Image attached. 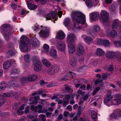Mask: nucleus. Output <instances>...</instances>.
Instances as JSON below:
<instances>
[{
	"instance_id": "nucleus-1",
	"label": "nucleus",
	"mask_w": 121,
	"mask_h": 121,
	"mask_svg": "<svg viewBox=\"0 0 121 121\" xmlns=\"http://www.w3.org/2000/svg\"><path fill=\"white\" fill-rule=\"evenodd\" d=\"M71 16L73 23L72 30L77 31L87 26L85 16L81 12L75 11L72 12Z\"/></svg>"
},
{
	"instance_id": "nucleus-2",
	"label": "nucleus",
	"mask_w": 121,
	"mask_h": 121,
	"mask_svg": "<svg viewBox=\"0 0 121 121\" xmlns=\"http://www.w3.org/2000/svg\"><path fill=\"white\" fill-rule=\"evenodd\" d=\"M29 42V39L26 36L22 35L20 38L19 47L20 50L23 52H26L28 50L27 45Z\"/></svg>"
},
{
	"instance_id": "nucleus-3",
	"label": "nucleus",
	"mask_w": 121,
	"mask_h": 121,
	"mask_svg": "<svg viewBox=\"0 0 121 121\" xmlns=\"http://www.w3.org/2000/svg\"><path fill=\"white\" fill-rule=\"evenodd\" d=\"M31 108L35 111H38L39 113H45L47 111V109L44 107L43 105L38 104L37 106H32Z\"/></svg>"
},
{
	"instance_id": "nucleus-4",
	"label": "nucleus",
	"mask_w": 121,
	"mask_h": 121,
	"mask_svg": "<svg viewBox=\"0 0 121 121\" xmlns=\"http://www.w3.org/2000/svg\"><path fill=\"white\" fill-rule=\"evenodd\" d=\"M102 19V23L104 25L109 24V21L108 20L107 12L105 11H101L100 13Z\"/></svg>"
},
{
	"instance_id": "nucleus-5",
	"label": "nucleus",
	"mask_w": 121,
	"mask_h": 121,
	"mask_svg": "<svg viewBox=\"0 0 121 121\" xmlns=\"http://www.w3.org/2000/svg\"><path fill=\"white\" fill-rule=\"evenodd\" d=\"M50 28L47 27H43L40 32L39 33L40 36L42 37L45 38L48 37L49 35V33Z\"/></svg>"
},
{
	"instance_id": "nucleus-6",
	"label": "nucleus",
	"mask_w": 121,
	"mask_h": 121,
	"mask_svg": "<svg viewBox=\"0 0 121 121\" xmlns=\"http://www.w3.org/2000/svg\"><path fill=\"white\" fill-rule=\"evenodd\" d=\"M121 55V52L119 51L114 52L113 51H108L107 52L106 55L107 58L111 59L117 55L120 59V56Z\"/></svg>"
},
{
	"instance_id": "nucleus-7",
	"label": "nucleus",
	"mask_w": 121,
	"mask_h": 121,
	"mask_svg": "<svg viewBox=\"0 0 121 121\" xmlns=\"http://www.w3.org/2000/svg\"><path fill=\"white\" fill-rule=\"evenodd\" d=\"M0 28L3 31L2 33L4 35L5 39L7 41L9 39V32L8 30V28L6 27V25L3 24L1 26Z\"/></svg>"
},
{
	"instance_id": "nucleus-8",
	"label": "nucleus",
	"mask_w": 121,
	"mask_h": 121,
	"mask_svg": "<svg viewBox=\"0 0 121 121\" xmlns=\"http://www.w3.org/2000/svg\"><path fill=\"white\" fill-rule=\"evenodd\" d=\"M59 69V67L56 65H52L50 68L48 70V74L52 75L55 73L57 72Z\"/></svg>"
},
{
	"instance_id": "nucleus-9",
	"label": "nucleus",
	"mask_w": 121,
	"mask_h": 121,
	"mask_svg": "<svg viewBox=\"0 0 121 121\" xmlns=\"http://www.w3.org/2000/svg\"><path fill=\"white\" fill-rule=\"evenodd\" d=\"M76 37L74 34L70 33L67 37V43H72L76 39Z\"/></svg>"
},
{
	"instance_id": "nucleus-10",
	"label": "nucleus",
	"mask_w": 121,
	"mask_h": 121,
	"mask_svg": "<svg viewBox=\"0 0 121 121\" xmlns=\"http://www.w3.org/2000/svg\"><path fill=\"white\" fill-rule=\"evenodd\" d=\"M100 30V27L98 25L93 26L92 28L90 34L93 37L96 36L97 35V32Z\"/></svg>"
},
{
	"instance_id": "nucleus-11",
	"label": "nucleus",
	"mask_w": 121,
	"mask_h": 121,
	"mask_svg": "<svg viewBox=\"0 0 121 121\" xmlns=\"http://www.w3.org/2000/svg\"><path fill=\"white\" fill-rule=\"evenodd\" d=\"M68 52L70 54L73 53L75 52L76 48L74 44L72 43H68Z\"/></svg>"
},
{
	"instance_id": "nucleus-12",
	"label": "nucleus",
	"mask_w": 121,
	"mask_h": 121,
	"mask_svg": "<svg viewBox=\"0 0 121 121\" xmlns=\"http://www.w3.org/2000/svg\"><path fill=\"white\" fill-rule=\"evenodd\" d=\"M34 69L37 71H40L42 69V67L40 62L39 60H37L34 61Z\"/></svg>"
},
{
	"instance_id": "nucleus-13",
	"label": "nucleus",
	"mask_w": 121,
	"mask_h": 121,
	"mask_svg": "<svg viewBox=\"0 0 121 121\" xmlns=\"http://www.w3.org/2000/svg\"><path fill=\"white\" fill-rule=\"evenodd\" d=\"M57 12L54 11L48 14L45 17L47 20L50 19L54 18L55 16H56V17H57Z\"/></svg>"
},
{
	"instance_id": "nucleus-14",
	"label": "nucleus",
	"mask_w": 121,
	"mask_h": 121,
	"mask_svg": "<svg viewBox=\"0 0 121 121\" xmlns=\"http://www.w3.org/2000/svg\"><path fill=\"white\" fill-rule=\"evenodd\" d=\"M99 15V14L97 12H92L90 13V16L91 21H93L96 20Z\"/></svg>"
},
{
	"instance_id": "nucleus-15",
	"label": "nucleus",
	"mask_w": 121,
	"mask_h": 121,
	"mask_svg": "<svg viewBox=\"0 0 121 121\" xmlns=\"http://www.w3.org/2000/svg\"><path fill=\"white\" fill-rule=\"evenodd\" d=\"M121 24L120 28H121V22L118 19H116L114 20L112 23V29L117 28L119 25Z\"/></svg>"
},
{
	"instance_id": "nucleus-16",
	"label": "nucleus",
	"mask_w": 121,
	"mask_h": 121,
	"mask_svg": "<svg viewBox=\"0 0 121 121\" xmlns=\"http://www.w3.org/2000/svg\"><path fill=\"white\" fill-rule=\"evenodd\" d=\"M113 96L111 95V93L107 94L106 95L105 98L104 100V103L106 104L110 101L112 99Z\"/></svg>"
},
{
	"instance_id": "nucleus-17",
	"label": "nucleus",
	"mask_w": 121,
	"mask_h": 121,
	"mask_svg": "<svg viewBox=\"0 0 121 121\" xmlns=\"http://www.w3.org/2000/svg\"><path fill=\"white\" fill-rule=\"evenodd\" d=\"M118 117H121V110L118 111L116 113H112L110 115V118L111 119L114 118L116 119Z\"/></svg>"
},
{
	"instance_id": "nucleus-18",
	"label": "nucleus",
	"mask_w": 121,
	"mask_h": 121,
	"mask_svg": "<svg viewBox=\"0 0 121 121\" xmlns=\"http://www.w3.org/2000/svg\"><path fill=\"white\" fill-rule=\"evenodd\" d=\"M39 98V96H37L33 97H32L29 99V101L30 102L29 103L30 104H36L37 101V100Z\"/></svg>"
},
{
	"instance_id": "nucleus-19",
	"label": "nucleus",
	"mask_w": 121,
	"mask_h": 121,
	"mask_svg": "<svg viewBox=\"0 0 121 121\" xmlns=\"http://www.w3.org/2000/svg\"><path fill=\"white\" fill-rule=\"evenodd\" d=\"M30 42L33 46H38L39 45V42L37 39L33 38L30 40Z\"/></svg>"
},
{
	"instance_id": "nucleus-20",
	"label": "nucleus",
	"mask_w": 121,
	"mask_h": 121,
	"mask_svg": "<svg viewBox=\"0 0 121 121\" xmlns=\"http://www.w3.org/2000/svg\"><path fill=\"white\" fill-rule=\"evenodd\" d=\"M85 51V49L83 47L82 45L79 46L77 49V54L79 56L83 55Z\"/></svg>"
},
{
	"instance_id": "nucleus-21",
	"label": "nucleus",
	"mask_w": 121,
	"mask_h": 121,
	"mask_svg": "<svg viewBox=\"0 0 121 121\" xmlns=\"http://www.w3.org/2000/svg\"><path fill=\"white\" fill-rule=\"evenodd\" d=\"M37 76L35 74L30 75L27 77L28 81L30 82H33L37 79Z\"/></svg>"
},
{
	"instance_id": "nucleus-22",
	"label": "nucleus",
	"mask_w": 121,
	"mask_h": 121,
	"mask_svg": "<svg viewBox=\"0 0 121 121\" xmlns=\"http://www.w3.org/2000/svg\"><path fill=\"white\" fill-rule=\"evenodd\" d=\"M56 37L58 39H61L65 38V36L64 32L62 31H60L58 32Z\"/></svg>"
},
{
	"instance_id": "nucleus-23",
	"label": "nucleus",
	"mask_w": 121,
	"mask_h": 121,
	"mask_svg": "<svg viewBox=\"0 0 121 121\" xmlns=\"http://www.w3.org/2000/svg\"><path fill=\"white\" fill-rule=\"evenodd\" d=\"M50 56L53 58L56 59L57 58V51L54 49L51 50L50 52Z\"/></svg>"
},
{
	"instance_id": "nucleus-24",
	"label": "nucleus",
	"mask_w": 121,
	"mask_h": 121,
	"mask_svg": "<svg viewBox=\"0 0 121 121\" xmlns=\"http://www.w3.org/2000/svg\"><path fill=\"white\" fill-rule=\"evenodd\" d=\"M57 47L60 51H63L65 47V44L64 42L59 43L57 45Z\"/></svg>"
},
{
	"instance_id": "nucleus-25",
	"label": "nucleus",
	"mask_w": 121,
	"mask_h": 121,
	"mask_svg": "<svg viewBox=\"0 0 121 121\" xmlns=\"http://www.w3.org/2000/svg\"><path fill=\"white\" fill-rule=\"evenodd\" d=\"M84 39L86 42L88 44H90L92 43L93 39L89 36H86Z\"/></svg>"
},
{
	"instance_id": "nucleus-26",
	"label": "nucleus",
	"mask_w": 121,
	"mask_h": 121,
	"mask_svg": "<svg viewBox=\"0 0 121 121\" xmlns=\"http://www.w3.org/2000/svg\"><path fill=\"white\" fill-rule=\"evenodd\" d=\"M70 63L73 67L75 66L77 64L76 60L75 58L74 57L70 58Z\"/></svg>"
},
{
	"instance_id": "nucleus-27",
	"label": "nucleus",
	"mask_w": 121,
	"mask_h": 121,
	"mask_svg": "<svg viewBox=\"0 0 121 121\" xmlns=\"http://www.w3.org/2000/svg\"><path fill=\"white\" fill-rule=\"evenodd\" d=\"M11 64L12 63L11 61H6L3 65L4 68L5 69H8L11 66Z\"/></svg>"
},
{
	"instance_id": "nucleus-28",
	"label": "nucleus",
	"mask_w": 121,
	"mask_h": 121,
	"mask_svg": "<svg viewBox=\"0 0 121 121\" xmlns=\"http://www.w3.org/2000/svg\"><path fill=\"white\" fill-rule=\"evenodd\" d=\"M104 52L101 48H98L97 49L96 54L98 56H101L104 54Z\"/></svg>"
},
{
	"instance_id": "nucleus-29",
	"label": "nucleus",
	"mask_w": 121,
	"mask_h": 121,
	"mask_svg": "<svg viewBox=\"0 0 121 121\" xmlns=\"http://www.w3.org/2000/svg\"><path fill=\"white\" fill-rule=\"evenodd\" d=\"M9 85L13 87H17L18 86V82L16 81L13 80L10 81L8 83Z\"/></svg>"
},
{
	"instance_id": "nucleus-30",
	"label": "nucleus",
	"mask_w": 121,
	"mask_h": 121,
	"mask_svg": "<svg viewBox=\"0 0 121 121\" xmlns=\"http://www.w3.org/2000/svg\"><path fill=\"white\" fill-rule=\"evenodd\" d=\"M27 4L28 7L30 9L34 10L36 9L37 6L32 4L30 3H27Z\"/></svg>"
},
{
	"instance_id": "nucleus-31",
	"label": "nucleus",
	"mask_w": 121,
	"mask_h": 121,
	"mask_svg": "<svg viewBox=\"0 0 121 121\" xmlns=\"http://www.w3.org/2000/svg\"><path fill=\"white\" fill-rule=\"evenodd\" d=\"M121 103V101L119 100H118L117 99H112L111 101V105H118Z\"/></svg>"
},
{
	"instance_id": "nucleus-32",
	"label": "nucleus",
	"mask_w": 121,
	"mask_h": 121,
	"mask_svg": "<svg viewBox=\"0 0 121 121\" xmlns=\"http://www.w3.org/2000/svg\"><path fill=\"white\" fill-rule=\"evenodd\" d=\"M42 61L43 64L46 66L49 67L51 65V63L50 61H48L45 59H43L42 60Z\"/></svg>"
},
{
	"instance_id": "nucleus-33",
	"label": "nucleus",
	"mask_w": 121,
	"mask_h": 121,
	"mask_svg": "<svg viewBox=\"0 0 121 121\" xmlns=\"http://www.w3.org/2000/svg\"><path fill=\"white\" fill-rule=\"evenodd\" d=\"M7 84L4 82H1L0 83V91L4 90L7 87Z\"/></svg>"
},
{
	"instance_id": "nucleus-34",
	"label": "nucleus",
	"mask_w": 121,
	"mask_h": 121,
	"mask_svg": "<svg viewBox=\"0 0 121 121\" xmlns=\"http://www.w3.org/2000/svg\"><path fill=\"white\" fill-rule=\"evenodd\" d=\"M39 120L40 121H46V117L45 115L43 114H40L39 116Z\"/></svg>"
},
{
	"instance_id": "nucleus-35",
	"label": "nucleus",
	"mask_w": 121,
	"mask_h": 121,
	"mask_svg": "<svg viewBox=\"0 0 121 121\" xmlns=\"http://www.w3.org/2000/svg\"><path fill=\"white\" fill-rule=\"evenodd\" d=\"M103 44L105 47H108L110 46V43L108 40L105 39L103 40Z\"/></svg>"
},
{
	"instance_id": "nucleus-36",
	"label": "nucleus",
	"mask_w": 121,
	"mask_h": 121,
	"mask_svg": "<svg viewBox=\"0 0 121 121\" xmlns=\"http://www.w3.org/2000/svg\"><path fill=\"white\" fill-rule=\"evenodd\" d=\"M70 19L68 18H65L64 21V24L66 26H67L70 23Z\"/></svg>"
},
{
	"instance_id": "nucleus-37",
	"label": "nucleus",
	"mask_w": 121,
	"mask_h": 121,
	"mask_svg": "<svg viewBox=\"0 0 121 121\" xmlns=\"http://www.w3.org/2000/svg\"><path fill=\"white\" fill-rule=\"evenodd\" d=\"M44 50L46 52H48L49 51V47L46 44H45L43 46Z\"/></svg>"
},
{
	"instance_id": "nucleus-38",
	"label": "nucleus",
	"mask_w": 121,
	"mask_h": 121,
	"mask_svg": "<svg viewBox=\"0 0 121 121\" xmlns=\"http://www.w3.org/2000/svg\"><path fill=\"white\" fill-rule=\"evenodd\" d=\"M75 75L74 73L72 72H69L67 73L66 74V76L67 77L70 78H72Z\"/></svg>"
},
{
	"instance_id": "nucleus-39",
	"label": "nucleus",
	"mask_w": 121,
	"mask_h": 121,
	"mask_svg": "<svg viewBox=\"0 0 121 121\" xmlns=\"http://www.w3.org/2000/svg\"><path fill=\"white\" fill-rule=\"evenodd\" d=\"M20 81L22 84L24 83L27 81H28L27 77L21 78L20 79Z\"/></svg>"
},
{
	"instance_id": "nucleus-40",
	"label": "nucleus",
	"mask_w": 121,
	"mask_h": 121,
	"mask_svg": "<svg viewBox=\"0 0 121 121\" xmlns=\"http://www.w3.org/2000/svg\"><path fill=\"white\" fill-rule=\"evenodd\" d=\"M91 116L92 119H96L97 117L96 113L94 111H93L91 112Z\"/></svg>"
},
{
	"instance_id": "nucleus-41",
	"label": "nucleus",
	"mask_w": 121,
	"mask_h": 121,
	"mask_svg": "<svg viewBox=\"0 0 121 121\" xmlns=\"http://www.w3.org/2000/svg\"><path fill=\"white\" fill-rule=\"evenodd\" d=\"M111 36L113 37L116 36L117 35V32L114 30H112L110 31Z\"/></svg>"
},
{
	"instance_id": "nucleus-42",
	"label": "nucleus",
	"mask_w": 121,
	"mask_h": 121,
	"mask_svg": "<svg viewBox=\"0 0 121 121\" xmlns=\"http://www.w3.org/2000/svg\"><path fill=\"white\" fill-rule=\"evenodd\" d=\"M32 27L34 31L36 30V31H38L40 28L39 25L36 24Z\"/></svg>"
},
{
	"instance_id": "nucleus-43",
	"label": "nucleus",
	"mask_w": 121,
	"mask_h": 121,
	"mask_svg": "<svg viewBox=\"0 0 121 121\" xmlns=\"http://www.w3.org/2000/svg\"><path fill=\"white\" fill-rule=\"evenodd\" d=\"M30 56L29 54H27L24 55V60L27 62L29 61Z\"/></svg>"
},
{
	"instance_id": "nucleus-44",
	"label": "nucleus",
	"mask_w": 121,
	"mask_h": 121,
	"mask_svg": "<svg viewBox=\"0 0 121 121\" xmlns=\"http://www.w3.org/2000/svg\"><path fill=\"white\" fill-rule=\"evenodd\" d=\"M12 93H4L1 95L2 97H10L12 95Z\"/></svg>"
},
{
	"instance_id": "nucleus-45",
	"label": "nucleus",
	"mask_w": 121,
	"mask_h": 121,
	"mask_svg": "<svg viewBox=\"0 0 121 121\" xmlns=\"http://www.w3.org/2000/svg\"><path fill=\"white\" fill-rule=\"evenodd\" d=\"M86 4L87 6L89 7H91L92 6V4L91 2L89 0H86Z\"/></svg>"
},
{
	"instance_id": "nucleus-46",
	"label": "nucleus",
	"mask_w": 121,
	"mask_h": 121,
	"mask_svg": "<svg viewBox=\"0 0 121 121\" xmlns=\"http://www.w3.org/2000/svg\"><path fill=\"white\" fill-rule=\"evenodd\" d=\"M11 71L12 73H19V71L18 69L17 68H13L12 69Z\"/></svg>"
},
{
	"instance_id": "nucleus-47",
	"label": "nucleus",
	"mask_w": 121,
	"mask_h": 121,
	"mask_svg": "<svg viewBox=\"0 0 121 121\" xmlns=\"http://www.w3.org/2000/svg\"><path fill=\"white\" fill-rule=\"evenodd\" d=\"M116 8L114 6H111V8L110 9V12L112 13H115V12Z\"/></svg>"
},
{
	"instance_id": "nucleus-48",
	"label": "nucleus",
	"mask_w": 121,
	"mask_h": 121,
	"mask_svg": "<svg viewBox=\"0 0 121 121\" xmlns=\"http://www.w3.org/2000/svg\"><path fill=\"white\" fill-rule=\"evenodd\" d=\"M114 43L115 46L117 47H120L121 46V43L120 41H115Z\"/></svg>"
},
{
	"instance_id": "nucleus-49",
	"label": "nucleus",
	"mask_w": 121,
	"mask_h": 121,
	"mask_svg": "<svg viewBox=\"0 0 121 121\" xmlns=\"http://www.w3.org/2000/svg\"><path fill=\"white\" fill-rule=\"evenodd\" d=\"M115 97L118 100L120 101L121 100V94H117L115 95Z\"/></svg>"
},
{
	"instance_id": "nucleus-50",
	"label": "nucleus",
	"mask_w": 121,
	"mask_h": 121,
	"mask_svg": "<svg viewBox=\"0 0 121 121\" xmlns=\"http://www.w3.org/2000/svg\"><path fill=\"white\" fill-rule=\"evenodd\" d=\"M63 101H64V102L63 103V105L64 107H65L68 104H69V100H65L64 99H63Z\"/></svg>"
},
{
	"instance_id": "nucleus-51",
	"label": "nucleus",
	"mask_w": 121,
	"mask_h": 121,
	"mask_svg": "<svg viewBox=\"0 0 121 121\" xmlns=\"http://www.w3.org/2000/svg\"><path fill=\"white\" fill-rule=\"evenodd\" d=\"M88 96L89 95H86L82 97L81 98V99L84 101H86L87 99Z\"/></svg>"
},
{
	"instance_id": "nucleus-52",
	"label": "nucleus",
	"mask_w": 121,
	"mask_h": 121,
	"mask_svg": "<svg viewBox=\"0 0 121 121\" xmlns=\"http://www.w3.org/2000/svg\"><path fill=\"white\" fill-rule=\"evenodd\" d=\"M100 88L99 87H96L95 90H94L93 93L92 94L93 95H95L96 93H97L99 90Z\"/></svg>"
},
{
	"instance_id": "nucleus-53",
	"label": "nucleus",
	"mask_w": 121,
	"mask_h": 121,
	"mask_svg": "<svg viewBox=\"0 0 121 121\" xmlns=\"http://www.w3.org/2000/svg\"><path fill=\"white\" fill-rule=\"evenodd\" d=\"M14 54V52L12 50L9 51L7 53V54L8 55V57L12 56Z\"/></svg>"
},
{
	"instance_id": "nucleus-54",
	"label": "nucleus",
	"mask_w": 121,
	"mask_h": 121,
	"mask_svg": "<svg viewBox=\"0 0 121 121\" xmlns=\"http://www.w3.org/2000/svg\"><path fill=\"white\" fill-rule=\"evenodd\" d=\"M71 98V96L70 95H66L63 98V99L65 100H69V99Z\"/></svg>"
},
{
	"instance_id": "nucleus-55",
	"label": "nucleus",
	"mask_w": 121,
	"mask_h": 121,
	"mask_svg": "<svg viewBox=\"0 0 121 121\" xmlns=\"http://www.w3.org/2000/svg\"><path fill=\"white\" fill-rule=\"evenodd\" d=\"M103 43V40L101 39H99L97 42V43L98 44L101 45Z\"/></svg>"
},
{
	"instance_id": "nucleus-56",
	"label": "nucleus",
	"mask_w": 121,
	"mask_h": 121,
	"mask_svg": "<svg viewBox=\"0 0 121 121\" xmlns=\"http://www.w3.org/2000/svg\"><path fill=\"white\" fill-rule=\"evenodd\" d=\"M102 82V79H97L96 81H95V84H98L99 83H101Z\"/></svg>"
},
{
	"instance_id": "nucleus-57",
	"label": "nucleus",
	"mask_w": 121,
	"mask_h": 121,
	"mask_svg": "<svg viewBox=\"0 0 121 121\" xmlns=\"http://www.w3.org/2000/svg\"><path fill=\"white\" fill-rule=\"evenodd\" d=\"M0 100V107L4 103L5 101V99L3 98H1Z\"/></svg>"
},
{
	"instance_id": "nucleus-58",
	"label": "nucleus",
	"mask_w": 121,
	"mask_h": 121,
	"mask_svg": "<svg viewBox=\"0 0 121 121\" xmlns=\"http://www.w3.org/2000/svg\"><path fill=\"white\" fill-rule=\"evenodd\" d=\"M77 92L79 94H80L82 95H83L85 94V92L84 91H82L80 90H78Z\"/></svg>"
},
{
	"instance_id": "nucleus-59",
	"label": "nucleus",
	"mask_w": 121,
	"mask_h": 121,
	"mask_svg": "<svg viewBox=\"0 0 121 121\" xmlns=\"http://www.w3.org/2000/svg\"><path fill=\"white\" fill-rule=\"evenodd\" d=\"M11 6L12 8L14 9H16L17 8V5L14 3L11 4Z\"/></svg>"
},
{
	"instance_id": "nucleus-60",
	"label": "nucleus",
	"mask_w": 121,
	"mask_h": 121,
	"mask_svg": "<svg viewBox=\"0 0 121 121\" xmlns=\"http://www.w3.org/2000/svg\"><path fill=\"white\" fill-rule=\"evenodd\" d=\"M69 115V113L67 111H65L64 113V116L65 117H67Z\"/></svg>"
},
{
	"instance_id": "nucleus-61",
	"label": "nucleus",
	"mask_w": 121,
	"mask_h": 121,
	"mask_svg": "<svg viewBox=\"0 0 121 121\" xmlns=\"http://www.w3.org/2000/svg\"><path fill=\"white\" fill-rule=\"evenodd\" d=\"M26 11L24 9H22L21 14V15L23 16L25 15L26 13Z\"/></svg>"
},
{
	"instance_id": "nucleus-62",
	"label": "nucleus",
	"mask_w": 121,
	"mask_h": 121,
	"mask_svg": "<svg viewBox=\"0 0 121 121\" xmlns=\"http://www.w3.org/2000/svg\"><path fill=\"white\" fill-rule=\"evenodd\" d=\"M79 61L80 63H82L84 61V58L83 57L80 58L78 60Z\"/></svg>"
},
{
	"instance_id": "nucleus-63",
	"label": "nucleus",
	"mask_w": 121,
	"mask_h": 121,
	"mask_svg": "<svg viewBox=\"0 0 121 121\" xmlns=\"http://www.w3.org/2000/svg\"><path fill=\"white\" fill-rule=\"evenodd\" d=\"M63 118V115L62 114H60L58 116L57 119L58 120H61Z\"/></svg>"
},
{
	"instance_id": "nucleus-64",
	"label": "nucleus",
	"mask_w": 121,
	"mask_h": 121,
	"mask_svg": "<svg viewBox=\"0 0 121 121\" xmlns=\"http://www.w3.org/2000/svg\"><path fill=\"white\" fill-rule=\"evenodd\" d=\"M85 108V107L84 106H80L79 107L78 110H81L82 111Z\"/></svg>"
}]
</instances>
